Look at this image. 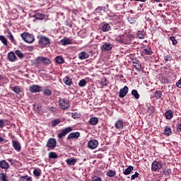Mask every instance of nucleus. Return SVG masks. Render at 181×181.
<instances>
[{
    "instance_id": "obj_1",
    "label": "nucleus",
    "mask_w": 181,
    "mask_h": 181,
    "mask_svg": "<svg viewBox=\"0 0 181 181\" xmlns=\"http://www.w3.org/2000/svg\"><path fill=\"white\" fill-rule=\"evenodd\" d=\"M38 39V45L40 47H47V46H50V39L45 35H40L37 37Z\"/></svg>"
},
{
    "instance_id": "obj_2",
    "label": "nucleus",
    "mask_w": 181,
    "mask_h": 181,
    "mask_svg": "<svg viewBox=\"0 0 181 181\" xmlns=\"http://www.w3.org/2000/svg\"><path fill=\"white\" fill-rule=\"evenodd\" d=\"M21 37L25 43H33L35 42V36L29 33H23L21 34Z\"/></svg>"
},
{
    "instance_id": "obj_3",
    "label": "nucleus",
    "mask_w": 181,
    "mask_h": 181,
    "mask_svg": "<svg viewBox=\"0 0 181 181\" xmlns=\"http://www.w3.org/2000/svg\"><path fill=\"white\" fill-rule=\"evenodd\" d=\"M56 145H57V141H56V139L50 138L48 139L46 146L51 151H53L56 148Z\"/></svg>"
},
{
    "instance_id": "obj_4",
    "label": "nucleus",
    "mask_w": 181,
    "mask_h": 181,
    "mask_svg": "<svg viewBox=\"0 0 181 181\" xmlns=\"http://www.w3.org/2000/svg\"><path fill=\"white\" fill-rule=\"evenodd\" d=\"M117 41L119 42V43H123L124 45H127V43H129V37H128L127 34L119 35L117 37Z\"/></svg>"
},
{
    "instance_id": "obj_5",
    "label": "nucleus",
    "mask_w": 181,
    "mask_h": 181,
    "mask_svg": "<svg viewBox=\"0 0 181 181\" xmlns=\"http://www.w3.org/2000/svg\"><path fill=\"white\" fill-rule=\"evenodd\" d=\"M162 169V163L158 161L154 160L151 164L152 172H159Z\"/></svg>"
},
{
    "instance_id": "obj_6",
    "label": "nucleus",
    "mask_w": 181,
    "mask_h": 181,
    "mask_svg": "<svg viewBox=\"0 0 181 181\" xmlns=\"http://www.w3.org/2000/svg\"><path fill=\"white\" fill-rule=\"evenodd\" d=\"M71 131H73L72 127H66L65 129H62L59 134H58V138H59V139H62V138H64V136H66L67 134H69V132H71Z\"/></svg>"
},
{
    "instance_id": "obj_7",
    "label": "nucleus",
    "mask_w": 181,
    "mask_h": 181,
    "mask_svg": "<svg viewBox=\"0 0 181 181\" xmlns=\"http://www.w3.org/2000/svg\"><path fill=\"white\" fill-rule=\"evenodd\" d=\"M58 103L61 110H67V108L70 107L69 103H67L64 99H59Z\"/></svg>"
},
{
    "instance_id": "obj_8",
    "label": "nucleus",
    "mask_w": 181,
    "mask_h": 181,
    "mask_svg": "<svg viewBox=\"0 0 181 181\" xmlns=\"http://www.w3.org/2000/svg\"><path fill=\"white\" fill-rule=\"evenodd\" d=\"M112 47H114V44H111L110 42H105L102 47L101 49L103 52H109L110 50L112 49Z\"/></svg>"
},
{
    "instance_id": "obj_9",
    "label": "nucleus",
    "mask_w": 181,
    "mask_h": 181,
    "mask_svg": "<svg viewBox=\"0 0 181 181\" xmlns=\"http://www.w3.org/2000/svg\"><path fill=\"white\" fill-rule=\"evenodd\" d=\"M98 146V141L95 139H93L88 141V148L89 149H95Z\"/></svg>"
},
{
    "instance_id": "obj_10",
    "label": "nucleus",
    "mask_w": 181,
    "mask_h": 181,
    "mask_svg": "<svg viewBox=\"0 0 181 181\" xmlns=\"http://www.w3.org/2000/svg\"><path fill=\"white\" fill-rule=\"evenodd\" d=\"M77 138H80V132H72L68 135L66 141H70V139H77Z\"/></svg>"
},
{
    "instance_id": "obj_11",
    "label": "nucleus",
    "mask_w": 181,
    "mask_h": 181,
    "mask_svg": "<svg viewBox=\"0 0 181 181\" xmlns=\"http://www.w3.org/2000/svg\"><path fill=\"white\" fill-rule=\"evenodd\" d=\"M128 86H125L123 88L120 89L119 92V97L120 98H124V97H125V95H127V94H128Z\"/></svg>"
},
{
    "instance_id": "obj_12",
    "label": "nucleus",
    "mask_w": 181,
    "mask_h": 181,
    "mask_svg": "<svg viewBox=\"0 0 181 181\" xmlns=\"http://www.w3.org/2000/svg\"><path fill=\"white\" fill-rule=\"evenodd\" d=\"M30 91L31 93H40L42 91V86L37 85H33L30 86Z\"/></svg>"
},
{
    "instance_id": "obj_13",
    "label": "nucleus",
    "mask_w": 181,
    "mask_h": 181,
    "mask_svg": "<svg viewBox=\"0 0 181 181\" xmlns=\"http://www.w3.org/2000/svg\"><path fill=\"white\" fill-rule=\"evenodd\" d=\"M12 145L15 151H17V152H21V143H19V141L16 140H13Z\"/></svg>"
},
{
    "instance_id": "obj_14",
    "label": "nucleus",
    "mask_w": 181,
    "mask_h": 181,
    "mask_svg": "<svg viewBox=\"0 0 181 181\" xmlns=\"http://www.w3.org/2000/svg\"><path fill=\"white\" fill-rule=\"evenodd\" d=\"M155 111H156V109H155V107L153 105H147V114L150 116H153L155 114Z\"/></svg>"
},
{
    "instance_id": "obj_15",
    "label": "nucleus",
    "mask_w": 181,
    "mask_h": 181,
    "mask_svg": "<svg viewBox=\"0 0 181 181\" xmlns=\"http://www.w3.org/2000/svg\"><path fill=\"white\" fill-rule=\"evenodd\" d=\"M79 60H86V59H88L90 57V54L83 51L78 54Z\"/></svg>"
},
{
    "instance_id": "obj_16",
    "label": "nucleus",
    "mask_w": 181,
    "mask_h": 181,
    "mask_svg": "<svg viewBox=\"0 0 181 181\" xmlns=\"http://www.w3.org/2000/svg\"><path fill=\"white\" fill-rule=\"evenodd\" d=\"M66 162L69 166H74L77 163V160L74 158H70L66 159Z\"/></svg>"
},
{
    "instance_id": "obj_17",
    "label": "nucleus",
    "mask_w": 181,
    "mask_h": 181,
    "mask_svg": "<svg viewBox=\"0 0 181 181\" xmlns=\"http://www.w3.org/2000/svg\"><path fill=\"white\" fill-rule=\"evenodd\" d=\"M0 168L1 169H9V163L6 160H2L0 161Z\"/></svg>"
},
{
    "instance_id": "obj_18",
    "label": "nucleus",
    "mask_w": 181,
    "mask_h": 181,
    "mask_svg": "<svg viewBox=\"0 0 181 181\" xmlns=\"http://www.w3.org/2000/svg\"><path fill=\"white\" fill-rule=\"evenodd\" d=\"M136 71H139V73H141V74H144L145 71H144V68H142V65L141 64V62L139 61H136Z\"/></svg>"
},
{
    "instance_id": "obj_19",
    "label": "nucleus",
    "mask_w": 181,
    "mask_h": 181,
    "mask_svg": "<svg viewBox=\"0 0 181 181\" xmlns=\"http://www.w3.org/2000/svg\"><path fill=\"white\" fill-rule=\"evenodd\" d=\"M115 127L117 129H122L124 128V122L122 120H117L115 124Z\"/></svg>"
},
{
    "instance_id": "obj_20",
    "label": "nucleus",
    "mask_w": 181,
    "mask_h": 181,
    "mask_svg": "<svg viewBox=\"0 0 181 181\" xmlns=\"http://www.w3.org/2000/svg\"><path fill=\"white\" fill-rule=\"evenodd\" d=\"M7 37L8 39H9V40H11V43H13V45H16V40H15V38L13 37V35H12V33H11V31H7Z\"/></svg>"
},
{
    "instance_id": "obj_21",
    "label": "nucleus",
    "mask_w": 181,
    "mask_h": 181,
    "mask_svg": "<svg viewBox=\"0 0 181 181\" xmlns=\"http://www.w3.org/2000/svg\"><path fill=\"white\" fill-rule=\"evenodd\" d=\"M60 43L62 45V46H67V45H71V40L67 37H65L61 40Z\"/></svg>"
},
{
    "instance_id": "obj_22",
    "label": "nucleus",
    "mask_w": 181,
    "mask_h": 181,
    "mask_svg": "<svg viewBox=\"0 0 181 181\" xmlns=\"http://www.w3.org/2000/svg\"><path fill=\"white\" fill-rule=\"evenodd\" d=\"M8 59L9 62H15L16 60V55L13 52H11L8 54Z\"/></svg>"
},
{
    "instance_id": "obj_23",
    "label": "nucleus",
    "mask_w": 181,
    "mask_h": 181,
    "mask_svg": "<svg viewBox=\"0 0 181 181\" xmlns=\"http://www.w3.org/2000/svg\"><path fill=\"white\" fill-rule=\"evenodd\" d=\"M33 18H35L38 21H43V18H45V14L40 13H36L35 15L33 16Z\"/></svg>"
},
{
    "instance_id": "obj_24",
    "label": "nucleus",
    "mask_w": 181,
    "mask_h": 181,
    "mask_svg": "<svg viewBox=\"0 0 181 181\" xmlns=\"http://www.w3.org/2000/svg\"><path fill=\"white\" fill-rule=\"evenodd\" d=\"M102 30L103 32H110V30H111V25L107 23H104L102 26Z\"/></svg>"
},
{
    "instance_id": "obj_25",
    "label": "nucleus",
    "mask_w": 181,
    "mask_h": 181,
    "mask_svg": "<svg viewBox=\"0 0 181 181\" xmlns=\"http://www.w3.org/2000/svg\"><path fill=\"white\" fill-rule=\"evenodd\" d=\"M166 119H172L173 118V112L172 110H167L165 113Z\"/></svg>"
},
{
    "instance_id": "obj_26",
    "label": "nucleus",
    "mask_w": 181,
    "mask_h": 181,
    "mask_svg": "<svg viewBox=\"0 0 181 181\" xmlns=\"http://www.w3.org/2000/svg\"><path fill=\"white\" fill-rule=\"evenodd\" d=\"M54 60L58 64H63V63H64V59L62 56L56 57Z\"/></svg>"
},
{
    "instance_id": "obj_27",
    "label": "nucleus",
    "mask_w": 181,
    "mask_h": 181,
    "mask_svg": "<svg viewBox=\"0 0 181 181\" xmlns=\"http://www.w3.org/2000/svg\"><path fill=\"white\" fill-rule=\"evenodd\" d=\"M164 134L167 136H170V135L172 134V129L170 128V126H166L165 129H164Z\"/></svg>"
},
{
    "instance_id": "obj_28",
    "label": "nucleus",
    "mask_w": 181,
    "mask_h": 181,
    "mask_svg": "<svg viewBox=\"0 0 181 181\" xmlns=\"http://www.w3.org/2000/svg\"><path fill=\"white\" fill-rule=\"evenodd\" d=\"M142 53H144V54H148L149 56H151L153 52H152V49H151V47H147L142 50Z\"/></svg>"
},
{
    "instance_id": "obj_29",
    "label": "nucleus",
    "mask_w": 181,
    "mask_h": 181,
    "mask_svg": "<svg viewBox=\"0 0 181 181\" xmlns=\"http://www.w3.org/2000/svg\"><path fill=\"white\" fill-rule=\"evenodd\" d=\"M89 124L90 125H97V124H98V118L90 117V119H89Z\"/></svg>"
},
{
    "instance_id": "obj_30",
    "label": "nucleus",
    "mask_w": 181,
    "mask_h": 181,
    "mask_svg": "<svg viewBox=\"0 0 181 181\" xmlns=\"http://www.w3.org/2000/svg\"><path fill=\"white\" fill-rule=\"evenodd\" d=\"M0 41L4 46H8V39L4 35H0Z\"/></svg>"
},
{
    "instance_id": "obj_31",
    "label": "nucleus",
    "mask_w": 181,
    "mask_h": 181,
    "mask_svg": "<svg viewBox=\"0 0 181 181\" xmlns=\"http://www.w3.org/2000/svg\"><path fill=\"white\" fill-rule=\"evenodd\" d=\"M64 83L66 86H71V78H70L69 76H66L65 78H64Z\"/></svg>"
},
{
    "instance_id": "obj_32",
    "label": "nucleus",
    "mask_w": 181,
    "mask_h": 181,
    "mask_svg": "<svg viewBox=\"0 0 181 181\" xmlns=\"http://www.w3.org/2000/svg\"><path fill=\"white\" fill-rule=\"evenodd\" d=\"M13 93H16V94H20L22 91V89L19 86H13L11 88Z\"/></svg>"
},
{
    "instance_id": "obj_33",
    "label": "nucleus",
    "mask_w": 181,
    "mask_h": 181,
    "mask_svg": "<svg viewBox=\"0 0 181 181\" xmlns=\"http://www.w3.org/2000/svg\"><path fill=\"white\" fill-rule=\"evenodd\" d=\"M49 159H57V158H59V156H57V153H56L55 152H49Z\"/></svg>"
},
{
    "instance_id": "obj_34",
    "label": "nucleus",
    "mask_w": 181,
    "mask_h": 181,
    "mask_svg": "<svg viewBox=\"0 0 181 181\" xmlns=\"http://www.w3.org/2000/svg\"><path fill=\"white\" fill-rule=\"evenodd\" d=\"M132 170H134V167L129 165L127 168L125 169V170L124 171V175H129V173H131V172H132Z\"/></svg>"
},
{
    "instance_id": "obj_35",
    "label": "nucleus",
    "mask_w": 181,
    "mask_h": 181,
    "mask_svg": "<svg viewBox=\"0 0 181 181\" xmlns=\"http://www.w3.org/2000/svg\"><path fill=\"white\" fill-rule=\"evenodd\" d=\"M42 64H45L46 66H49V64H50L51 62H50V59L42 57Z\"/></svg>"
},
{
    "instance_id": "obj_36",
    "label": "nucleus",
    "mask_w": 181,
    "mask_h": 181,
    "mask_svg": "<svg viewBox=\"0 0 181 181\" xmlns=\"http://www.w3.org/2000/svg\"><path fill=\"white\" fill-rule=\"evenodd\" d=\"M170 173H172V170L168 168H164L163 171V175H164L165 176H169Z\"/></svg>"
},
{
    "instance_id": "obj_37",
    "label": "nucleus",
    "mask_w": 181,
    "mask_h": 181,
    "mask_svg": "<svg viewBox=\"0 0 181 181\" xmlns=\"http://www.w3.org/2000/svg\"><path fill=\"white\" fill-rule=\"evenodd\" d=\"M42 93L45 95H47V97H50V95H52V90L50 89H44Z\"/></svg>"
},
{
    "instance_id": "obj_38",
    "label": "nucleus",
    "mask_w": 181,
    "mask_h": 181,
    "mask_svg": "<svg viewBox=\"0 0 181 181\" xmlns=\"http://www.w3.org/2000/svg\"><path fill=\"white\" fill-rule=\"evenodd\" d=\"M137 36L139 39H145V31H138Z\"/></svg>"
},
{
    "instance_id": "obj_39",
    "label": "nucleus",
    "mask_w": 181,
    "mask_h": 181,
    "mask_svg": "<svg viewBox=\"0 0 181 181\" xmlns=\"http://www.w3.org/2000/svg\"><path fill=\"white\" fill-rule=\"evenodd\" d=\"M107 176L109 177H114V176L116 175L115 171L112 170H110L106 173Z\"/></svg>"
},
{
    "instance_id": "obj_40",
    "label": "nucleus",
    "mask_w": 181,
    "mask_h": 181,
    "mask_svg": "<svg viewBox=\"0 0 181 181\" xmlns=\"http://www.w3.org/2000/svg\"><path fill=\"white\" fill-rule=\"evenodd\" d=\"M33 175L34 176H37V177H39V176L42 175V170L40 169H35L33 171Z\"/></svg>"
},
{
    "instance_id": "obj_41",
    "label": "nucleus",
    "mask_w": 181,
    "mask_h": 181,
    "mask_svg": "<svg viewBox=\"0 0 181 181\" xmlns=\"http://www.w3.org/2000/svg\"><path fill=\"white\" fill-rule=\"evenodd\" d=\"M20 181H32V178L28 175H24L23 177H21Z\"/></svg>"
},
{
    "instance_id": "obj_42",
    "label": "nucleus",
    "mask_w": 181,
    "mask_h": 181,
    "mask_svg": "<svg viewBox=\"0 0 181 181\" xmlns=\"http://www.w3.org/2000/svg\"><path fill=\"white\" fill-rule=\"evenodd\" d=\"M155 97L157 100H159L162 97V91L160 90H156L155 92Z\"/></svg>"
},
{
    "instance_id": "obj_43",
    "label": "nucleus",
    "mask_w": 181,
    "mask_h": 181,
    "mask_svg": "<svg viewBox=\"0 0 181 181\" xmlns=\"http://www.w3.org/2000/svg\"><path fill=\"white\" fill-rule=\"evenodd\" d=\"M15 54L20 59H23V53H22V51L17 49V50L15 51Z\"/></svg>"
},
{
    "instance_id": "obj_44",
    "label": "nucleus",
    "mask_w": 181,
    "mask_h": 181,
    "mask_svg": "<svg viewBox=\"0 0 181 181\" xmlns=\"http://www.w3.org/2000/svg\"><path fill=\"white\" fill-rule=\"evenodd\" d=\"M87 84V81H86V79H82L79 81L78 86L79 87H84Z\"/></svg>"
},
{
    "instance_id": "obj_45",
    "label": "nucleus",
    "mask_w": 181,
    "mask_h": 181,
    "mask_svg": "<svg viewBox=\"0 0 181 181\" xmlns=\"http://www.w3.org/2000/svg\"><path fill=\"white\" fill-rule=\"evenodd\" d=\"M160 81L162 84H169V79L165 77H161Z\"/></svg>"
},
{
    "instance_id": "obj_46",
    "label": "nucleus",
    "mask_w": 181,
    "mask_h": 181,
    "mask_svg": "<svg viewBox=\"0 0 181 181\" xmlns=\"http://www.w3.org/2000/svg\"><path fill=\"white\" fill-rule=\"evenodd\" d=\"M170 40H171L172 44L173 45V46L177 45V40H176V38H175L174 36L170 37Z\"/></svg>"
},
{
    "instance_id": "obj_47",
    "label": "nucleus",
    "mask_w": 181,
    "mask_h": 181,
    "mask_svg": "<svg viewBox=\"0 0 181 181\" xmlns=\"http://www.w3.org/2000/svg\"><path fill=\"white\" fill-rule=\"evenodd\" d=\"M59 122H60V119H55L54 120H53V121L52 122V125L53 127H56L57 125H59Z\"/></svg>"
},
{
    "instance_id": "obj_48",
    "label": "nucleus",
    "mask_w": 181,
    "mask_h": 181,
    "mask_svg": "<svg viewBox=\"0 0 181 181\" xmlns=\"http://www.w3.org/2000/svg\"><path fill=\"white\" fill-rule=\"evenodd\" d=\"M65 26H68V28H73V22L69 21L66 20L64 23Z\"/></svg>"
},
{
    "instance_id": "obj_49",
    "label": "nucleus",
    "mask_w": 181,
    "mask_h": 181,
    "mask_svg": "<svg viewBox=\"0 0 181 181\" xmlns=\"http://www.w3.org/2000/svg\"><path fill=\"white\" fill-rule=\"evenodd\" d=\"M0 179L2 181H8V179H6V175H5V173H0Z\"/></svg>"
},
{
    "instance_id": "obj_50",
    "label": "nucleus",
    "mask_w": 181,
    "mask_h": 181,
    "mask_svg": "<svg viewBox=\"0 0 181 181\" xmlns=\"http://www.w3.org/2000/svg\"><path fill=\"white\" fill-rule=\"evenodd\" d=\"M165 62H172V55L168 54L164 57Z\"/></svg>"
},
{
    "instance_id": "obj_51",
    "label": "nucleus",
    "mask_w": 181,
    "mask_h": 181,
    "mask_svg": "<svg viewBox=\"0 0 181 181\" xmlns=\"http://www.w3.org/2000/svg\"><path fill=\"white\" fill-rule=\"evenodd\" d=\"M43 59V57H38L35 59V62L37 64H40V63H43V61H42Z\"/></svg>"
},
{
    "instance_id": "obj_52",
    "label": "nucleus",
    "mask_w": 181,
    "mask_h": 181,
    "mask_svg": "<svg viewBox=\"0 0 181 181\" xmlns=\"http://www.w3.org/2000/svg\"><path fill=\"white\" fill-rule=\"evenodd\" d=\"M96 11H103V12H105L107 11V8L105 6H98L96 8Z\"/></svg>"
},
{
    "instance_id": "obj_53",
    "label": "nucleus",
    "mask_w": 181,
    "mask_h": 181,
    "mask_svg": "<svg viewBox=\"0 0 181 181\" xmlns=\"http://www.w3.org/2000/svg\"><path fill=\"white\" fill-rule=\"evenodd\" d=\"M101 85L103 86H108V83L107 82V78L102 79Z\"/></svg>"
},
{
    "instance_id": "obj_54",
    "label": "nucleus",
    "mask_w": 181,
    "mask_h": 181,
    "mask_svg": "<svg viewBox=\"0 0 181 181\" xmlns=\"http://www.w3.org/2000/svg\"><path fill=\"white\" fill-rule=\"evenodd\" d=\"M128 21L129 23H135V22H136V20L135 19V18H132V17H129L128 18Z\"/></svg>"
},
{
    "instance_id": "obj_55",
    "label": "nucleus",
    "mask_w": 181,
    "mask_h": 181,
    "mask_svg": "<svg viewBox=\"0 0 181 181\" xmlns=\"http://www.w3.org/2000/svg\"><path fill=\"white\" fill-rule=\"evenodd\" d=\"M92 181H103V180L98 176H95L92 178Z\"/></svg>"
},
{
    "instance_id": "obj_56",
    "label": "nucleus",
    "mask_w": 181,
    "mask_h": 181,
    "mask_svg": "<svg viewBox=\"0 0 181 181\" xmlns=\"http://www.w3.org/2000/svg\"><path fill=\"white\" fill-rule=\"evenodd\" d=\"M5 127V122H4V119H0V128H4Z\"/></svg>"
},
{
    "instance_id": "obj_57",
    "label": "nucleus",
    "mask_w": 181,
    "mask_h": 181,
    "mask_svg": "<svg viewBox=\"0 0 181 181\" xmlns=\"http://www.w3.org/2000/svg\"><path fill=\"white\" fill-rule=\"evenodd\" d=\"M71 117L72 118H78V115L77 114V112H74V113H71Z\"/></svg>"
},
{
    "instance_id": "obj_58",
    "label": "nucleus",
    "mask_w": 181,
    "mask_h": 181,
    "mask_svg": "<svg viewBox=\"0 0 181 181\" xmlns=\"http://www.w3.org/2000/svg\"><path fill=\"white\" fill-rule=\"evenodd\" d=\"M176 86L178 88H181V80L180 79L176 83Z\"/></svg>"
},
{
    "instance_id": "obj_59",
    "label": "nucleus",
    "mask_w": 181,
    "mask_h": 181,
    "mask_svg": "<svg viewBox=\"0 0 181 181\" xmlns=\"http://www.w3.org/2000/svg\"><path fill=\"white\" fill-rule=\"evenodd\" d=\"M132 95L134 96L135 98H136V89L132 90Z\"/></svg>"
},
{
    "instance_id": "obj_60",
    "label": "nucleus",
    "mask_w": 181,
    "mask_h": 181,
    "mask_svg": "<svg viewBox=\"0 0 181 181\" xmlns=\"http://www.w3.org/2000/svg\"><path fill=\"white\" fill-rule=\"evenodd\" d=\"M132 180H135L136 179V172L134 173V175H132L131 177Z\"/></svg>"
},
{
    "instance_id": "obj_61",
    "label": "nucleus",
    "mask_w": 181,
    "mask_h": 181,
    "mask_svg": "<svg viewBox=\"0 0 181 181\" xmlns=\"http://www.w3.org/2000/svg\"><path fill=\"white\" fill-rule=\"evenodd\" d=\"M7 160L11 163V165H13V159H7Z\"/></svg>"
},
{
    "instance_id": "obj_62",
    "label": "nucleus",
    "mask_w": 181,
    "mask_h": 181,
    "mask_svg": "<svg viewBox=\"0 0 181 181\" xmlns=\"http://www.w3.org/2000/svg\"><path fill=\"white\" fill-rule=\"evenodd\" d=\"M136 178L138 179L137 181H142L141 180V177H139V174L138 173H136Z\"/></svg>"
},
{
    "instance_id": "obj_63",
    "label": "nucleus",
    "mask_w": 181,
    "mask_h": 181,
    "mask_svg": "<svg viewBox=\"0 0 181 181\" xmlns=\"http://www.w3.org/2000/svg\"><path fill=\"white\" fill-rule=\"evenodd\" d=\"M151 2H160V0H151Z\"/></svg>"
},
{
    "instance_id": "obj_64",
    "label": "nucleus",
    "mask_w": 181,
    "mask_h": 181,
    "mask_svg": "<svg viewBox=\"0 0 181 181\" xmlns=\"http://www.w3.org/2000/svg\"><path fill=\"white\" fill-rule=\"evenodd\" d=\"M139 99V94L136 92V100Z\"/></svg>"
}]
</instances>
